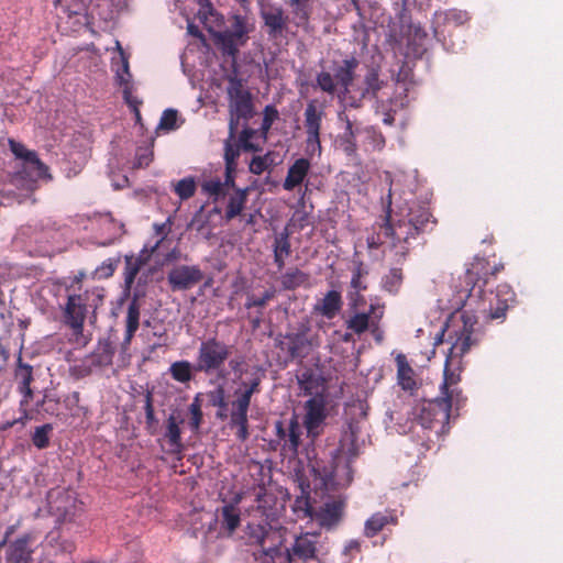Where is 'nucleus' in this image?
Here are the masks:
<instances>
[{"label": "nucleus", "instance_id": "f257e3e1", "mask_svg": "<svg viewBox=\"0 0 563 563\" xmlns=\"http://www.w3.org/2000/svg\"><path fill=\"white\" fill-rule=\"evenodd\" d=\"M385 181L389 189L386 198L385 222L378 231L368 235L366 243L368 249L375 250L385 245L396 263L402 262L418 236L426 233L434 223L432 214L426 205L412 201L396 211L391 209V196L394 179L389 172H385Z\"/></svg>", "mask_w": 563, "mask_h": 563}, {"label": "nucleus", "instance_id": "f03ea898", "mask_svg": "<svg viewBox=\"0 0 563 563\" xmlns=\"http://www.w3.org/2000/svg\"><path fill=\"white\" fill-rule=\"evenodd\" d=\"M0 205L21 203L29 199L40 179L49 178L47 167L36 153L13 139L0 137Z\"/></svg>", "mask_w": 563, "mask_h": 563}, {"label": "nucleus", "instance_id": "7ed1b4c3", "mask_svg": "<svg viewBox=\"0 0 563 563\" xmlns=\"http://www.w3.org/2000/svg\"><path fill=\"white\" fill-rule=\"evenodd\" d=\"M476 321L477 319H445L434 338L435 345L444 342L445 334L448 335L446 341L451 343L443 371L442 397L439 398L448 402L449 413L453 405L460 408L465 402L462 390L457 385L461 382V373L464 368L463 356L478 342V339L474 336Z\"/></svg>", "mask_w": 563, "mask_h": 563}, {"label": "nucleus", "instance_id": "20e7f679", "mask_svg": "<svg viewBox=\"0 0 563 563\" xmlns=\"http://www.w3.org/2000/svg\"><path fill=\"white\" fill-rule=\"evenodd\" d=\"M485 267V262L476 260L466 268L463 277H460L459 284H454L451 292L438 300V311L442 317H455L457 312L464 309L461 317H470L476 312L475 309V288L477 282L482 278L481 271Z\"/></svg>", "mask_w": 563, "mask_h": 563}, {"label": "nucleus", "instance_id": "39448f33", "mask_svg": "<svg viewBox=\"0 0 563 563\" xmlns=\"http://www.w3.org/2000/svg\"><path fill=\"white\" fill-rule=\"evenodd\" d=\"M84 271L63 278L66 301L59 306L64 309V317H96L104 299V289L91 287L82 289Z\"/></svg>", "mask_w": 563, "mask_h": 563}, {"label": "nucleus", "instance_id": "423d86ee", "mask_svg": "<svg viewBox=\"0 0 563 563\" xmlns=\"http://www.w3.org/2000/svg\"><path fill=\"white\" fill-rule=\"evenodd\" d=\"M486 274L487 272L484 273L482 269V278L478 282L475 278V309H472L471 312H488L487 317H505L507 311L516 305V295L507 284H500L495 292L492 291L488 296L485 295Z\"/></svg>", "mask_w": 563, "mask_h": 563}, {"label": "nucleus", "instance_id": "0eeeda50", "mask_svg": "<svg viewBox=\"0 0 563 563\" xmlns=\"http://www.w3.org/2000/svg\"><path fill=\"white\" fill-rule=\"evenodd\" d=\"M327 554L325 539L320 532H300L285 549V563H323Z\"/></svg>", "mask_w": 563, "mask_h": 563}, {"label": "nucleus", "instance_id": "6e6552de", "mask_svg": "<svg viewBox=\"0 0 563 563\" xmlns=\"http://www.w3.org/2000/svg\"><path fill=\"white\" fill-rule=\"evenodd\" d=\"M345 506L342 498H332L323 503L318 509H313L308 498H298L295 503V511H301V518L309 517L325 530H333L342 521Z\"/></svg>", "mask_w": 563, "mask_h": 563}, {"label": "nucleus", "instance_id": "1a4fd4ad", "mask_svg": "<svg viewBox=\"0 0 563 563\" xmlns=\"http://www.w3.org/2000/svg\"><path fill=\"white\" fill-rule=\"evenodd\" d=\"M231 355V346L214 338L200 343L196 358V372L218 373L224 377L223 366Z\"/></svg>", "mask_w": 563, "mask_h": 563}, {"label": "nucleus", "instance_id": "9d476101", "mask_svg": "<svg viewBox=\"0 0 563 563\" xmlns=\"http://www.w3.org/2000/svg\"><path fill=\"white\" fill-rule=\"evenodd\" d=\"M324 109L316 100H309L303 111V128L306 131V152L310 156L321 155L320 141Z\"/></svg>", "mask_w": 563, "mask_h": 563}, {"label": "nucleus", "instance_id": "9b49d317", "mask_svg": "<svg viewBox=\"0 0 563 563\" xmlns=\"http://www.w3.org/2000/svg\"><path fill=\"white\" fill-rule=\"evenodd\" d=\"M449 418V405L439 398L422 401L413 409V423L423 429H432L435 422H448Z\"/></svg>", "mask_w": 563, "mask_h": 563}, {"label": "nucleus", "instance_id": "f8f14e48", "mask_svg": "<svg viewBox=\"0 0 563 563\" xmlns=\"http://www.w3.org/2000/svg\"><path fill=\"white\" fill-rule=\"evenodd\" d=\"M231 119L238 126L239 119L252 117L253 104L251 93L243 87L242 81L230 78L228 86Z\"/></svg>", "mask_w": 563, "mask_h": 563}, {"label": "nucleus", "instance_id": "ddd939ff", "mask_svg": "<svg viewBox=\"0 0 563 563\" xmlns=\"http://www.w3.org/2000/svg\"><path fill=\"white\" fill-rule=\"evenodd\" d=\"M260 16L269 40H282L288 29L289 16L278 3H266L261 7Z\"/></svg>", "mask_w": 563, "mask_h": 563}, {"label": "nucleus", "instance_id": "4468645a", "mask_svg": "<svg viewBox=\"0 0 563 563\" xmlns=\"http://www.w3.org/2000/svg\"><path fill=\"white\" fill-rule=\"evenodd\" d=\"M306 415L303 426L307 434L311 439H316L322 432V426L327 419V401L322 394H317L305 402Z\"/></svg>", "mask_w": 563, "mask_h": 563}, {"label": "nucleus", "instance_id": "2eb2a0df", "mask_svg": "<svg viewBox=\"0 0 563 563\" xmlns=\"http://www.w3.org/2000/svg\"><path fill=\"white\" fill-rule=\"evenodd\" d=\"M318 338L309 332V329L301 323L297 331L286 334L285 341L282 342L283 349H286L291 360L303 358L313 345H318Z\"/></svg>", "mask_w": 563, "mask_h": 563}, {"label": "nucleus", "instance_id": "dca6fc26", "mask_svg": "<svg viewBox=\"0 0 563 563\" xmlns=\"http://www.w3.org/2000/svg\"><path fill=\"white\" fill-rule=\"evenodd\" d=\"M173 289L185 290L194 287L203 279V273L198 265H176L167 275Z\"/></svg>", "mask_w": 563, "mask_h": 563}, {"label": "nucleus", "instance_id": "f3484780", "mask_svg": "<svg viewBox=\"0 0 563 563\" xmlns=\"http://www.w3.org/2000/svg\"><path fill=\"white\" fill-rule=\"evenodd\" d=\"M468 13L463 10L451 9L445 11H435L431 22L434 37L438 41L444 40L446 27L463 25L468 21Z\"/></svg>", "mask_w": 563, "mask_h": 563}, {"label": "nucleus", "instance_id": "a211bd4d", "mask_svg": "<svg viewBox=\"0 0 563 563\" xmlns=\"http://www.w3.org/2000/svg\"><path fill=\"white\" fill-rule=\"evenodd\" d=\"M363 292L364 291L358 289L347 288L346 299L352 311L351 317H382L384 313V305H382L379 300L375 299L374 301H371L367 309V302Z\"/></svg>", "mask_w": 563, "mask_h": 563}, {"label": "nucleus", "instance_id": "6ab92c4d", "mask_svg": "<svg viewBox=\"0 0 563 563\" xmlns=\"http://www.w3.org/2000/svg\"><path fill=\"white\" fill-rule=\"evenodd\" d=\"M275 534L272 522L263 520L262 522H249L244 530V537L249 544L257 545L261 550L266 549L267 542H275L272 540Z\"/></svg>", "mask_w": 563, "mask_h": 563}, {"label": "nucleus", "instance_id": "aec40b11", "mask_svg": "<svg viewBox=\"0 0 563 563\" xmlns=\"http://www.w3.org/2000/svg\"><path fill=\"white\" fill-rule=\"evenodd\" d=\"M91 224H98L100 230V245H110L123 234V224L117 222L111 214H99Z\"/></svg>", "mask_w": 563, "mask_h": 563}, {"label": "nucleus", "instance_id": "412c9836", "mask_svg": "<svg viewBox=\"0 0 563 563\" xmlns=\"http://www.w3.org/2000/svg\"><path fill=\"white\" fill-rule=\"evenodd\" d=\"M338 118L344 122V130L338 137L339 146L347 156H353L357 151L356 136L362 134V129L355 126L345 112H340Z\"/></svg>", "mask_w": 563, "mask_h": 563}, {"label": "nucleus", "instance_id": "4be33fe9", "mask_svg": "<svg viewBox=\"0 0 563 563\" xmlns=\"http://www.w3.org/2000/svg\"><path fill=\"white\" fill-rule=\"evenodd\" d=\"M311 168L310 161L305 157L295 159L288 167L287 175L283 183V188L287 191H292L300 187L306 180Z\"/></svg>", "mask_w": 563, "mask_h": 563}, {"label": "nucleus", "instance_id": "5701e85b", "mask_svg": "<svg viewBox=\"0 0 563 563\" xmlns=\"http://www.w3.org/2000/svg\"><path fill=\"white\" fill-rule=\"evenodd\" d=\"M236 134V125L233 122V119L230 120L229 123V136L224 141V163H225V173L229 174V178H231V174H235L236 170V161L241 154L242 146L235 139Z\"/></svg>", "mask_w": 563, "mask_h": 563}, {"label": "nucleus", "instance_id": "b1692460", "mask_svg": "<svg viewBox=\"0 0 563 563\" xmlns=\"http://www.w3.org/2000/svg\"><path fill=\"white\" fill-rule=\"evenodd\" d=\"M161 241H157L152 247L151 251H147L146 247H144L139 256L134 255H125V268H124V285L128 290L131 289L134 279L140 272L141 267L145 264V262L148 260L151 253H153L159 245Z\"/></svg>", "mask_w": 563, "mask_h": 563}, {"label": "nucleus", "instance_id": "393cba45", "mask_svg": "<svg viewBox=\"0 0 563 563\" xmlns=\"http://www.w3.org/2000/svg\"><path fill=\"white\" fill-rule=\"evenodd\" d=\"M113 330L111 329L106 339L99 340L97 347L90 353V357L96 368L108 367L112 364L114 356V342Z\"/></svg>", "mask_w": 563, "mask_h": 563}, {"label": "nucleus", "instance_id": "a878e982", "mask_svg": "<svg viewBox=\"0 0 563 563\" xmlns=\"http://www.w3.org/2000/svg\"><path fill=\"white\" fill-rule=\"evenodd\" d=\"M255 503V511L258 512L265 521L273 522L277 519V498L273 493L268 492L263 486H258Z\"/></svg>", "mask_w": 563, "mask_h": 563}, {"label": "nucleus", "instance_id": "bb28decb", "mask_svg": "<svg viewBox=\"0 0 563 563\" xmlns=\"http://www.w3.org/2000/svg\"><path fill=\"white\" fill-rule=\"evenodd\" d=\"M398 518L393 511H378L373 514L364 525V536L368 539L376 537L388 526H396Z\"/></svg>", "mask_w": 563, "mask_h": 563}, {"label": "nucleus", "instance_id": "cd10ccee", "mask_svg": "<svg viewBox=\"0 0 563 563\" xmlns=\"http://www.w3.org/2000/svg\"><path fill=\"white\" fill-rule=\"evenodd\" d=\"M234 175L231 174V178H229V174H225L224 179L218 176L205 179L201 184V191L213 201H218L227 195L228 188H234Z\"/></svg>", "mask_w": 563, "mask_h": 563}, {"label": "nucleus", "instance_id": "c85d7f7f", "mask_svg": "<svg viewBox=\"0 0 563 563\" xmlns=\"http://www.w3.org/2000/svg\"><path fill=\"white\" fill-rule=\"evenodd\" d=\"M428 34L419 24H411L409 26L408 41H407V55L415 58H420L428 49Z\"/></svg>", "mask_w": 563, "mask_h": 563}, {"label": "nucleus", "instance_id": "c756f323", "mask_svg": "<svg viewBox=\"0 0 563 563\" xmlns=\"http://www.w3.org/2000/svg\"><path fill=\"white\" fill-rule=\"evenodd\" d=\"M30 541V536L24 534L10 543L7 550L8 563H27L32 553Z\"/></svg>", "mask_w": 563, "mask_h": 563}, {"label": "nucleus", "instance_id": "7c9ffc66", "mask_svg": "<svg viewBox=\"0 0 563 563\" xmlns=\"http://www.w3.org/2000/svg\"><path fill=\"white\" fill-rule=\"evenodd\" d=\"M343 301L339 290H329L321 299L317 300L314 311L324 317H333L340 312Z\"/></svg>", "mask_w": 563, "mask_h": 563}, {"label": "nucleus", "instance_id": "2f4dec72", "mask_svg": "<svg viewBox=\"0 0 563 563\" xmlns=\"http://www.w3.org/2000/svg\"><path fill=\"white\" fill-rule=\"evenodd\" d=\"M292 23L308 31L311 15V0H289Z\"/></svg>", "mask_w": 563, "mask_h": 563}, {"label": "nucleus", "instance_id": "473e14b6", "mask_svg": "<svg viewBox=\"0 0 563 563\" xmlns=\"http://www.w3.org/2000/svg\"><path fill=\"white\" fill-rule=\"evenodd\" d=\"M358 66V60L355 57H350L344 60L336 67H334V78L338 84L347 91L350 86L354 80V73Z\"/></svg>", "mask_w": 563, "mask_h": 563}, {"label": "nucleus", "instance_id": "72a5a7b5", "mask_svg": "<svg viewBox=\"0 0 563 563\" xmlns=\"http://www.w3.org/2000/svg\"><path fill=\"white\" fill-rule=\"evenodd\" d=\"M247 192L249 188H235L234 191L229 195L224 212L225 221H231L242 213L247 201Z\"/></svg>", "mask_w": 563, "mask_h": 563}, {"label": "nucleus", "instance_id": "f704fd0d", "mask_svg": "<svg viewBox=\"0 0 563 563\" xmlns=\"http://www.w3.org/2000/svg\"><path fill=\"white\" fill-rule=\"evenodd\" d=\"M241 386L244 389L235 390L236 399L232 402V407L249 409L252 396L261 391V378L256 376L250 382H242Z\"/></svg>", "mask_w": 563, "mask_h": 563}, {"label": "nucleus", "instance_id": "c9c22d12", "mask_svg": "<svg viewBox=\"0 0 563 563\" xmlns=\"http://www.w3.org/2000/svg\"><path fill=\"white\" fill-rule=\"evenodd\" d=\"M396 363L398 384L404 390L412 391L417 387L413 369L404 354H399L396 357Z\"/></svg>", "mask_w": 563, "mask_h": 563}, {"label": "nucleus", "instance_id": "e433bc0d", "mask_svg": "<svg viewBox=\"0 0 563 563\" xmlns=\"http://www.w3.org/2000/svg\"><path fill=\"white\" fill-rule=\"evenodd\" d=\"M301 426L296 416H292L287 426V437L285 443H282V450L292 455L297 454L301 443Z\"/></svg>", "mask_w": 563, "mask_h": 563}, {"label": "nucleus", "instance_id": "4c0bfd02", "mask_svg": "<svg viewBox=\"0 0 563 563\" xmlns=\"http://www.w3.org/2000/svg\"><path fill=\"white\" fill-rule=\"evenodd\" d=\"M232 412L230 417V424L232 428H236L235 435L240 441L247 440L249 433V420H247V411L249 409L232 407Z\"/></svg>", "mask_w": 563, "mask_h": 563}, {"label": "nucleus", "instance_id": "58836bf2", "mask_svg": "<svg viewBox=\"0 0 563 563\" xmlns=\"http://www.w3.org/2000/svg\"><path fill=\"white\" fill-rule=\"evenodd\" d=\"M165 438L168 441L172 453H180L183 451L181 431L179 422L174 415H170L167 419Z\"/></svg>", "mask_w": 563, "mask_h": 563}, {"label": "nucleus", "instance_id": "ea45409f", "mask_svg": "<svg viewBox=\"0 0 563 563\" xmlns=\"http://www.w3.org/2000/svg\"><path fill=\"white\" fill-rule=\"evenodd\" d=\"M265 135L257 130L251 128H244L239 139L236 140L242 146L243 151L246 152H257L261 150V142L265 140Z\"/></svg>", "mask_w": 563, "mask_h": 563}, {"label": "nucleus", "instance_id": "a19ab883", "mask_svg": "<svg viewBox=\"0 0 563 563\" xmlns=\"http://www.w3.org/2000/svg\"><path fill=\"white\" fill-rule=\"evenodd\" d=\"M309 282V275L298 268H289L280 276V284L284 289L294 290L306 286Z\"/></svg>", "mask_w": 563, "mask_h": 563}, {"label": "nucleus", "instance_id": "79ce46f5", "mask_svg": "<svg viewBox=\"0 0 563 563\" xmlns=\"http://www.w3.org/2000/svg\"><path fill=\"white\" fill-rule=\"evenodd\" d=\"M240 510L233 504L224 505L221 509V526L231 536L240 526Z\"/></svg>", "mask_w": 563, "mask_h": 563}, {"label": "nucleus", "instance_id": "37998d69", "mask_svg": "<svg viewBox=\"0 0 563 563\" xmlns=\"http://www.w3.org/2000/svg\"><path fill=\"white\" fill-rule=\"evenodd\" d=\"M364 85L362 97L365 99H377L378 92L384 87V81L379 79L378 71L375 68H371L365 75Z\"/></svg>", "mask_w": 563, "mask_h": 563}, {"label": "nucleus", "instance_id": "c03bdc74", "mask_svg": "<svg viewBox=\"0 0 563 563\" xmlns=\"http://www.w3.org/2000/svg\"><path fill=\"white\" fill-rule=\"evenodd\" d=\"M195 365L189 361H176L169 367V374L174 380L187 384L194 377Z\"/></svg>", "mask_w": 563, "mask_h": 563}, {"label": "nucleus", "instance_id": "a18cd8bd", "mask_svg": "<svg viewBox=\"0 0 563 563\" xmlns=\"http://www.w3.org/2000/svg\"><path fill=\"white\" fill-rule=\"evenodd\" d=\"M368 273L369 271L367 265H365L362 261L353 262L349 287L365 291L367 289Z\"/></svg>", "mask_w": 563, "mask_h": 563}, {"label": "nucleus", "instance_id": "49530a36", "mask_svg": "<svg viewBox=\"0 0 563 563\" xmlns=\"http://www.w3.org/2000/svg\"><path fill=\"white\" fill-rule=\"evenodd\" d=\"M16 390L21 396L19 402V411L21 413V417L18 420H15V422L25 423L26 421L34 419V412L30 410L31 401L34 398V391L32 387L16 388Z\"/></svg>", "mask_w": 563, "mask_h": 563}, {"label": "nucleus", "instance_id": "de8ad7c7", "mask_svg": "<svg viewBox=\"0 0 563 563\" xmlns=\"http://www.w3.org/2000/svg\"><path fill=\"white\" fill-rule=\"evenodd\" d=\"M216 41L217 44L221 46L223 53L229 56H234L239 51V46L244 43V41H241L227 30L217 33Z\"/></svg>", "mask_w": 563, "mask_h": 563}, {"label": "nucleus", "instance_id": "09e8293b", "mask_svg": "<svg viewBox=\"0 0 563 563\" xmlns=\"http://www.w3.org/2000/svg\"><path fill=\"white\" fill-rule=\"evenodd\" d=\"M402 285V273L400 268H390L382 277V289L390 295H396Z\"/></svg>", "mask_w": 563, "mask_h": 563}, {"label": "nucleus", "instance_id": "8fccbe9b", "mask_svg": "<svg viewBox=\"0 0 563 563\" xmlns=\"http://www.w3.org/2000/svg\"><path fill=\"white\" fill-rule=\"evenodd\" d=\"M14 379L16 382V388L31 387L33 383V367L26 363H23L22 357L19 356L16 366L14 369Z\"/></svg>", "mask_w": 563, "mask_h": 563}, {"label": "nucleus", "instance_id": "3c124183", "mask_svg": "<svg viewBox=\"0 0 563 563\" xmlns=\"http://www.w3.org/2000/svg\"><path fill=\"white\" fill-rule=\"evenodd\" d=\"M84 321L85 319H66V324L71 331L70 341L80 346L87 345L91 340L90 333H84Z\"/></svg>", "mask_w": 563, "mask_h": 563}, {"label": "nucleus", "instance_id": "603ef678", "mask_svg": "<svg viewBox=\"0 0 563 563\" xmlns=\"http://www.w3.org/2000/svg\"><path fill=\"white\" fill-rule=\"evenodd\" d=\"M93 369H96V367L90 355H86L84 358L70 365L69 373L74 378L81 379L89 376Z\"/></svg>", "mask_w": 563, "mask_h": 563}, {"label": "nucleus", "instance_id": "864d4df0", "mask_svg": "<svg viewBox=\"0 0 563 563\" xmlns=\"http://www.w3.org/2000/svg\"><path fill=\"white\" fill-rule=\"evenodd\" d=\"M175 194L180 200L191 198L196 192V180L192 176L185 177L173 185Z\"/></svg>", "mask_w": 563, "mask_h": 563}, {"label": "nucleus", "instance_id": "5fc2aeb1", "mask_svg": "<svg viewBox=\"0 0 563 563\" xmlns=\"http://www.w3.org/2000/svg\"><path fill=\"white\" fill-rule=\"evenodd\" d=\"M254 555L255 560L261 561V563H276V559L285 562V553L282 552L276 542H271L266 549L261 550L258 554L254 553Z\"/></svg>", "mask_w": 563, "mask_h": 563}, {"label": "nucleus", "instance_id": "6e6d98bb", "mask_svg": "<svg viewBox=\"0 0 563 563\" xmlns=\"http://www.w3.org/2000/svg\"><path fill=\"white\" fill-rule=\"evenodd\" d=\"M53 431V424L45 423L36 427L32 434V443L35 448L43 450L49 445V434Z\"/></svg>", "mask_w": 563, "mask_h": 563}, {"label": "nucleus", "instance_id": "4d7b16f0", "mask_svg": "<svg viewBox=\"0 0 563 563\" xmlns=\"http://www.w3.org/2000/svg\"><path fill=\"white\" fill-rule=\"evenodd\" d=\"M117 47L119 49V66L115 69V76L120 85L129 86L131 74L129 70V60L124 55L120 43L117 41Z\"/></svg>", "mask_w": 563, "mask_h": 563}, {"label": "nucleus", "instance_id": "13d9d810", "mask_svg": "<svg viewBox=\"0 0 563 563\" xmlns=\"http://www.w3.org/2000/svg\"><path fill=\"white\" fill-rule=\"evenodd\" d=\"M289 230L288 228H284L283 231L277 233L274 238L273 243V252L284 255H290L291 253V245L289 241Z\"/></svg>", "mask_w": 563, "mask_h": 563}, {"label": "nucleus", "instance_id": "bf43d9fd", "mask_svg": "<svg viewBox=\"0 0 563 563\" xmlns=\"http://www.w3.org/2000/svg\"><path fill=\"white\" fill-rule=\"evenodd\" d=\"M153 161L152 145L139 146L135 152V156L132 163L133 168L147 167Z\"/></svg>", "mask_w": 563, "mask_h": 563}, {"label": "nucleus", "instance_id": "052dcab7", "mask_svg": "<svg viewBox=\"0 0 563 563\" xmlns=\"http://www.w3.org/2000/svg\"><path fill=\"white\" fill-rule=\"evenodd\" d=\"M275 296L274 289H266L261 294L247 295L245 306L246 308H260L264 307Z\"/></svg>", "mask_w": 563, "mask_h": 563}, {"label": "nucleus", "instance_id": "680f3d73", "mask_svg": "<svg viewBox=\"0 0 563 563\" xmlns=\"http://www.w3.org/2000/svg\"><path fill=\"white\" fill-rule=\"evenodd\" d=\"M362 134L373 150H382L385 146V137L374 126L363 128Z\"/></svg>", "mask_w": 563, "mask_h": 563}, {"label": "nucleus", "instance_id": "e2e57ef3", "mask_svg": "<svg viewBox=\"0 0 563 563\" xmlns=\"http://www.w3.org/2000/svg\"><path fill=\"white\" fill-rule=\"evenodd\" d=\"M297 379L300 389H302L307 395H311L313 389L318 386V378L311 369L303 371L300 375L297 376Z\"/></svg>", "mask_w": 563, "mask_h": 563}, {"label": "nucleus", "instance_id": "0e129e2a", "mask_svg": "<svg viewBox=\"0 0 563 563\" xmlns=\"http://www.w3.org/2000/svg\"><path fill=\"white\" fill-rule=\"evenodd\" d=\"M119 262H120L119 257L106 260L99 266H97L95 268V271L92 272V277L93 278H108V277L112 276Z\"/></svg>", "mask_w": 563, "mask_h": 563}, {"label": "nucleus", "instance_id": "69168bd1", "mask_svg": "<svg viewBox=\"0 0 563 563\" xmlns=\"http://www.w3.org/2000/svg\"><path fill=\"white\" fill-rule=\"evenodd\" d=\"M317 87H319L323 92L334 93L335 92V78L334 74L331 75L328 71H321L316 77Z\"/></svg>", "mask_w": 563, "mask_h": 563}, {"label": "nucleus", "instance_id": "338daca9", "mask_svg": "<svg viewBox=\"0 0 563 563\" xmlns=\"http://www.w3.org/2000/svg\"><path fill=\"white\" fill-rule=\"evenodd\" d=\"M177 111L175 109H166L159 120L157 129L164 131H174L178 128L177 125Z\"/></svg>", "mask_w": 563, "mask_h": 563}, {"label": "nucleus", "instance_id": "774afa93", "mask_svg": "<svg viewBox=\"0 0 563 563\" xmlns=\"http://www.w3.org/2000/svg\"><path fill=\"white\" fill-rule=\"evenodd\" d=\"M43 402H45L43 413L48 416H58L60 399L56 394L45 390L43 394Z\"/></svg>", "mask_w": 563, "mask_h": 563}]
</instances>
